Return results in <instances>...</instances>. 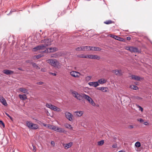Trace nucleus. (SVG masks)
Listing matches in <instances>:
<instances>
[{
  "mask_svg": "<svg viewBox=\"0 0 152 152\" xmlns=\"http://www.w3.org/2000/svg\"><path fill=\"white\" fill-rule=\"evenodd\" d=\"M35 68H36L37 69H39V66L37 64H36V67H35Z\"/></svg>",
  "mask_w": 152,
  "mask_h": 152,
  "instance_id": "58",
  "label": "nucleus"
},
{
  "mask_svg": "<svg viewBox=\"0 0 152 152\" xmlns=\"http://www.w3.org/2000/svg\"><path fill=\"white\" fill-rule=\"evenodd\" d=\"M113 23V21H112V20H107V21H106L104 22V23L106 24H111V23Z\"/></svg>",
  "mask_w": 152,
  "mask_h": 152,
  "instance_id": "28",
  "label": "nucleus"
},
{
  "mask_svg": "<svg viewBox=\"0 0 152 152\" xmlns=\"http://www.w3.org/2000/svg\"><path fill=\"white\" fill-rule=\"evenodd\" d=\"M89 103H91L93 106H94L95 105V103L92 99L91 100Z\"/></svg>",
  "mask_w": 152,
  "mask_h": 152,
  "instance_id": "39",
  "label": "nucleus"
},
{
  "mask_svg": "<svg viewBox=\"0 0 152 152\" xmlns=\"http://www.w3.org/2000/svg\"><path fill=\"white\" fill-rule=\"evenodd\" d=\"M26 63H31V62H31V60H27V61H26Z\"/></svg>",
  "mask_w": 152,
  "mask_h": 152,
  "instance_id": "57",
  "label": "nucleus"
},
{
  "mask_svg": "<svg viewBox=\"0 0 152 152\" xmlns=\"http://www.w3.org/2000/svg\"><path fill=\"white\" fill-rule=\"evenodd\" d=\"M136 105L137 107L139 108V110H140L141 111H142L143 110V109L142 107L136 104Z\"/></svg>",
  "mask_w": 152,
  "mask_h": 152,
  "instance_id": "36",
  "label": "nucleus"
},
{
  "mask_svg": "<svg viewBox=\"0 0 152 152\" xmlns=\"http://www.w3.org/2000/svg\"><path fill=\"white\" fill-rule=\"evenodd\" d=\"M42 124L45 126H47V125L46 124L44 123L43 124Z\"/></svg>",
  "mask_w": 152,
  "mask_h": 152,
  "instance_id": "63",
  "label": "nucleus"
},
{
  "mask_svg": "<svg viewBox=\"0 0 152 152\" xmlns=\"http://www.w3.org/2000/svg\"><path fill=\"white\" fill-rule=\"evenodd\" d=\"M91 58L92 59H96L98 60H99V59L100 58Z\"/></svg>",
  "mask_w": 152,
  "mask_h": 152,
  "instance_id": "54",
  "label": "nucleus"
},
{
  "mask_svg": "<svg viewBox=\"0 0 152 152\" xmlns=\"http://www.w3.org/2000/svg\"><path fill=\"white\" fill-rule=\"evenodd\" d=\"M112 147L113 148H116L117 147V145L116 144H115L114 145H113L112 146Z\"/></svg>",
  "mask_w": 152,
  "mask_h": 152,
  "instance_id": "48",
  "label": "nucleus"
},
{
  "mask_svg": "<svg viewBox=\"0 0 152 152\" xmlns=\"http://www.w3.org/2000/svg\"><path fill=\"white\" fill-rule=\"evenodd\" d=\"M101 50L100 48L96 47H91V50L93 51H99Z\"/></svg>",
  "mask_w": 152,
  "mask_h": 152,
  "instance_id": "16",
  "label": "nucleus"
},
{
  "mask_svg": "<svg viewBox=\"0 0 152 152\" xmlns=\"http://www.w3.org/2000/svg\"><path fill=\"white\" fill-rule=\"evenodd\" d=\"M135 145L136 147L139 148L141 146V144L140 142L137 141L135 143Z\"/></svg>",
  "mask_w": 152,
  "mask_h": 152,
  "instance_id": "27",
  "label": "nucleus"
},
{
  "mask_svg": "<svg viewBox=\"0 0 152 152\" xmlns=\"http://www.w3.org/2000/svg\"><path fill=\"white\" fill-rule=\"evenodd\" d=\"M104 141L103 140H101L99 141L98 142V145H102L104 144Z\"/></svg>",
  "mask_w": 152,
  "mask_h": 152,
  "instance_id": "30",
  "label": "nucleus"
},
{
  "mask_svg": "<svg viewBox=\"0 0 152 152\" xmlns=\"http://www.w3.org/2000/svg\"><path fill=\"white\" fill-rule=\"evenodd\" d=\"M19 98L21 99L25 100L27 98V96L26 94L23 95H19Z\"/></svg>",
  "mask_w": 152,
  "mask_h": 152,
  "instance_id": "18",
  "label": "nucleus"
},
{
  "mask_svg": "<svg viewBox=\"0 0 152 152\" xmlns=\"http://www.w3.org/2000/svg\"><path fill=\"white\" fill-rule=\"evenodd\" d=\"M144 124L145 125H148L149 124V123L147 122H144Z\"/></svg>",
  "mask_w": 152,
  "mask_h": 152,
  "instance_id": "52",
  "label": "nucleus"
},
{
  "mask_svg": "<svg viewBox=\"0 0 152 152\" xmlns=\"http://www.w3.org/2000/svg\"><path fill=\"white\" fill-rule=\"evenodd\" d=\"M130 87L131 88L135 90H137L138 89V87L137 86L135 85L131 86H130Z\"/></svg>",
  "mask_w": 152,
  "mask_h": 152,
  "instance_id": "29",
  "label": "nucleus"
},
{
  "mask_svg": "<svg viewBox=\"0 0 152 152\" xmlns=\"http://www.w3.org/2000/svg\"><path fill=\"white\" fill-rule=\"evenodd\" d=\"M44 43H45V46H49L51 45V42L52 41V39H45L43 41Z\"/></svg>",
  "mask_w": 152,
  "mask_h": 152,
  "instance_id": "7",
  "label": "nucleus"
},
{
  "mask_svg": "<svg viewBox=\"0 0 152 152\" xmlns=\"http://www.w3.org/2000/svg\"><path fill=\"white\" fill-rule=\"evenodd\" d=\"M97 89L99 90H101L102 91L104 92H105L107 91V90H106V88L104 87H97L96 88Z\"/></svg>",
  "mask_w": 152,
  "mask_h": 152,
  "instance_id": "19",
  "label": "nucleus"
},
{
  "mask_svg": "<svg viewBox=\"0 0 152 152\" xmlns=\"http://www.w3.org/2000/svg\"><path fill=\"white\" fill-rule=\"evenodd\" d=\"M47 61L48 63L54 66H56L57 64V61L55 59H49Z\"/></svg>",
  "mask_w": 152,
  "mask_h": 152,
  "instance_id": "6",
  "label": "nucleus"
},
{
  "mask_svg": "<svg viewBox=\"0 0 152 152\" xmlns=\"http://www.w3.org/2000/svg\"><path fill=\"white\" fill-rule=\"evenodd\" d=\"M51 74L53 76H56V74L55 73H51Z\"/></svg>",
  "mask_w": 152,
  "mask_h": 152,
  "instance_id": "62",
  "label": "nucleus"
},
{
  "mask_svg": "<svg viewBox=\"0 0 152 152\" xmlns=\"http://www.w3.org/2000/svg\"><path fill=\"white\" fill-rule=\"evenodd\" d=\"M85 94H80L78 93V95L76 98L79 100H81L83 101L84 99V96Z\"/></svg>",
  "mask_w": 152,
  "mask_h": 152,
  "instance_id": "8",
  "label": "nucleus"
},
{
  "mask_svg": "<svg viewBox=\"0 0 152 152\" xmlns=\"http://www.w3.org/2000/svg\"><path fill=\"white\" fill-rule=\"evenodd\" d=\"M88 57H98L96 55H90L88 56Z\"/></svg>",
  "mask_w": 152,
  "mask_h": 152,
  "instance_id": "46",
  "label": "nucleus"
},
{
  "mask_svg": "<svg viewBox=\"0 0 152 152\" xmlns=\"http://www.w3.org/2000/svg\"><path fill=\"white\" fill-rule=\"evenodd\" d=\"M58 50V48L55 47L50 48H47L46 50H45L43 52H44L45 53L53 52L57 50Z\"/></svg>",
  "mask_w": 152,
  "mask_h": 152,
  "instance_id": "4",
  "label": "nucleus"
},
{
  "mask_svg": "<svg viewBox=\"0 0 152 152\" xmlns=\"http://www.w3.org/2000/svg\"><path fill=\"white\" fill-rule=\"evenodd\" d=\"M82 48H81V47H78L77 48H76L75 49V50L76 51H80L82 50Z\"/></svg>",
  "mask_w": 152,
  "mask_h": 152,
  "instance_id": "37",
  "label": "nucleus"
},
{
  "mask_svg": "<svg viewBox=\"0 0 152 152\" xmlns=\"http://www.w3.org/2000/svg\"><path fill=\"white\" fill-rule=\"evenodd\" d=\"M31 64L34 67H36V64L35 63L31 62Z\"/></svg>",
  "mask_w": 152,
  "mask_h": 152,
  "instance_id": "49",
  "label": "nucleus"
},
{
  "mask_svg": "<svg viewBox=\"0 0 152 152\" xmlns=\"http://www.w3.org/2000/svg\"><path fill=\"white\" fill-rule=\"evenodd\" d=\"M58 54H57V56H66L65 55V53H64V52H60V53H58Z\"/></svg>",
  "mask_w": 152,
  "mask_h": 152,
  "instance_id": "24",
  "label": "nucleus"
},
{
  "mask_svg": "<svg viewBox=\"0 0 152 152\" xmlns=\"http://www.w3.org/2000/svg\"><path fill=\"white\" fill-rule=\"evenodd\" d=\"M75 113H76V115L78 117L82 116L83 114V112L81 111L79 112L77 111L75 112Z\"/></svg>",
  "mask_w": 152,
  "mask_h": 152,
  "instance_id": "23",
  "label": "nucleus"
},
{
  "mask_svg": "<svg viewBox=\"0 0 152 152\" xmlns=\"http://www.w3.org/2000/svg\"><path fill=\"white\" fill-rule=\"evenodd\" d=\"M5 114L7 116H8L11 120H12V118L7 113H5Z\"/></svg>",
  "mask_w": 152,
  "mask_h": 152,
  "instance_id": "42",
  "label": "nucleus"
},
{
  "mask_svg": "<svg viewBox=\"0 0 152 152\" xmlns=\"http://www.w3.org/2000/svg\"><path fill=\"white\" fill-rule=\"evenodd\" d=\"M116 36L115 35H113V34H111L110 36V37L112 38H113L114 39V38H115L116 37Z\"/></svg>",
  "mask_w": 152,
  "mask_h": 152,
  "instance_id": "51",
  "label": "nucleus"
},
{
  "mask_svg": "<svg viewBox=\"0 0 152 152\" xmlns=\"http://www.w3.org/2000/svg\"><path fill=\"white\" fill-rule=\"evenodd\" d=\"M114 39L117 40H118L120 41L125 42V39H124L121 38L119 37L116 36V37L114 38Z\"/></svg>",
  "mask_w": 152,
  "mask_h": 152,
  "instance_id": "20",
  "label": "nucleus"
},
{
  "mask_svg": "<svg viewBox=\"0 0 152 152\" xmlns=\"http://www.w3.org/2000/svg\"><path fill=\"white\" fill-rule=\"evenodd\" d=\"M77 74H78L79 75L80 74V73L78 72L77 71H73L71 72H70V75L72 76L75 77H79V75H78Z\"/></svg>",
  "mask_w": 152,
  "mask_h": 152,
  "instance_id": "10",
  "label": "nucleus"
},
{
  "mask_svg": "<svg viewBox=\"0 0 152 152\" xmlns=\"http://www.w3.org/2000/svg\"><path fill=\"white\" fill-rule=\"evenodd\" d=\"M72 145V142H70L67 144H64L63 145L65 149H68Z\"/></svg>",
  "mask_w": 152,
  "mask_h": 152,
  "instance_id": "13",
  "label": "nucleus"
},
{
  "mask_svg": "<svg viewBox=\"0 0 152 152\" xmlns=\"http://www.w3.org/2000/svg\"><path fill=\"white\" fill-rule=\"evenodd\" d=\"M51 129L56 131H58L57 129V128L56 127L54 126H52Z\"/></svg>",
  "mask_w": 152,
  "mask_h": 152,
  "instance_id": "33",
  "label": "nucleus"
},
{
  "mask_svg": "<svg viewBox=\"0 0 152 152\" xmlns=\"http://www.w3.org/2000/svg\"><path fill=\"white\" fill-rule=\"evenodd\" d=\"M57 130L58 131H57V132H63L64 131V130L63 129H62L61 128H57Z\"/></svg>",
  "mask_w": 152,
  "mask_h": 152,
  "instance_id": "32",
  "label": "nucleus"
},
{
  "mask_svg": "<svg viewBox=\"0 0 152 152\" xmlns=\"http://www.w3.org/2000/svg\"><path fill=\"white\" fill-rule=\"evenodd\" d=\"M52 126L51 125H50V124H48V127L49 128V129H51V128L52 127Z\"/></svg>",
  "mask_w": 152,
  "mask_h": 152,
  "instance_id": "47",
  "label": "nucleus"
},
{
  "mask_svg": "<svg viewBox=\"0 0 152 152\" xmlns=\"http://www.w3.org/2000/svg\"><path fill=\"white\" fill-rule=\"evenodd\" d=\"M18 69L21 71H23V69L21 67H19L18 68Z\"/></svg>",
  "mask_w": 152,
  "mask_h": 152,
  "instance_id": "60",
  "label": "nucleus"
},
{
  "mask_svg": "<svg viewBox=\"0 0 152 152\" xmlns=\"http://www.w3.org/2000/svg\"><path fill=\"white\" fill-rule=\"evenodd\" d=\"M126 49L129 50L132 53H139L140 52V51L137 48L134 47H126Z\"/></svg>",
  "mask_w": 152,
  "mask_h": 152,
  "instance_id": "2",
  "label": "nucleus"
},
{
  "mask_svg": "<svg viewBox=\"0 0 152 152\" xmlns=\"http://www.w3.org/2000/svg\"><path fill=\"white\" fill-rule=\"evenodd\" d=\"M136 98L137 99H142V98L139 96H137L136 97Z\"/></svg>",
  "mask_w": 152,
  "mask_h": 152,
  "instance_id": "53",
  "label": "nucleus"
},
{
  "mask_svg": "<svg viewBox=\"0 0 152 152\" xmlns=\"http://www.w3.org/2000/svg\"><path fill=\"white\" fill-rule=\"evenodd\" d=\"M98 83L100 84H103L105 83L106 82V80L104 79H101L98 80Z\"/></svg>",
  "mask_w": 152,
  "mask_h": 152,
  "instance_id": "17",
  "label": "nucleus"
},
{
  "mask_svg": "<svg viewBox=\"0 0 152 152\" xmlns=\"http://www.w3.org/2000/svg\"><path fill=\"white\" fill-rule=\"evenodd\" d=\"M42 56L40 55H35L34 56V57H42Z\"/></svg>",
  "mask_w": 152,
  "mask_h": 152,
  "instance_id": "56",
  "label": "nucleus"
},
{
  "mask_svg": "<svg viewBox=\"0 0 152 152\" xmlns=\"http://www.w3.org/2000/svg\"><path fill=\"white\" fill-rule=\"evenodd\" d=\"M84 99H87L89 102L91 100H92V99L88 96L86 94L85 95Z\"/></svg>",
  "mask_w": 152,
  "mask_h": 152,
  "instance_id": "22",
  "label": "nucleus"
},
{
  "mask_svg": "<svg viewBox=\"0 0 152 152\" xmlns=\"http://www.w3.org/2000/svg\"><path fill=\"white\" fill-rule=\"evenodd\" d=\"M46 106L47 107L49 108L50 109H52V107L53 106V105H52L50 104L47 103L46 104Z\"/></svg>",
  "mask_w": 152,
  "mask_h": 152,
  "instance_id": "26",
  "label": "nucleus"
},
{
  "mask_svg": "<svg viewBox=\"0 0 152 152\" xmlns=\"http://www.w3.org/2000/svg\"><path fill=\"white\" fill-rule=\"evenodd\" d=\"M131 77L132 79L138 81L140 80V77L139 76L132 75L131 76Z\"/></svg>",
  "mask_w": 152,
  "mask_h": 152,
  "instance_id": "14",
  "label": "nucleus"
},
{
  "mask_svg": "<svg viewBox=\"0 0 152 152\" xmlns=\"http://www.w3.org/2000/svg\"><path fill=\"white\" fill-rule=\"evenodd\" d=\"M94 82H89L88 84L90 86H93L94 85Z\"/></svg>",
  "mask_w": 152,
  "mask_h": 152,
  "instance_id": "41",
  "label": "nucleus"
},
{
  "mask_svg": "<svg viewBox=\"0 0 152 152\" xmlns=\"http://www.w3.org/2000/svg\"><path fill=\"white\" fill-rule=\"evenodd\" d=\"M0 102L4 106H6L7 104L5 99L2 96H0Z\"/></svg>",
  "mask_w": 152,
  "mask_h": 152,
  "instance_id": "9",
  "label": "nucleus"
},
{
  "mask_svg": "<svg viewBox=\"0 0 152 152\" xmlns=\"http://www.w3.org/2000/svg\"><path fill=\"white\" fill-rule=\"evenodd\" d=\"M43 83L42 82H38L37 83V84L38 85H42Z\"/></svg>",
  "mask_w": 152,
  "mask_h": 152,
  "instance_id": "45",
  "label": "nucleus"
},
{
  "mask_svg": "<svg viewBox=\"0 0 152 152\" xmlns=\"http://www.w3.org/2000/svg\"><path fill=\"white\" fill-rule=\"evenodd\" d=\"M81 48H82V49H81L82 50H83V51L86 50L85 46H82V47H81Z\"/></svg>",
  "mask_w": 152,
  "mask_h": 152,
  "instance_id": "50",
  "label": "nucleus"
},
{
  "mask_svg": "<svg viewBox=\"0 0 152 152\" xmlns=\"http://www.w3.org/2000/svg\"><path fill=\"white\" fill-rule=\"evenodd\" d=\"M91 47L89 46H85L86 50H91Z\"/></svg>",
  "mask_w": 152,
  "mask_h": 152,
  "instance_id": "34",
  "label": "nucleus"
},
{
  "mask_svg": "<svg viewBox=\"0 0 152 152\" xmlns=\"http://www.w3.org/2000/svg\"><path fill=\"white\" fill-rule=\"evenodd\" d=\"M65 115L66 118L69 121H72L73 120L72 117L73 115L71 113L66 112L65 113Z\"/></svg>",
  "mask_w": 152,
  "mask_h": 152,
  "instance_id": "5",
  "label": "nucleus"
},
{
  "mask_svg": "<svg viewBox=\"0 0 152 152\" xmlns=\"http://www.w3.org/2000/svg\"><path fill=\"white\" fill-rule=\"evenodd\" d=\"M19 91H20L23 92L24 93L26 94H28V90L26 89L25 88H20L19 89Z\"/></svg>",
  "mask_w": 152,
  "mask_h": 152,
  "instance_id": "15",
  "label": "nucleus"
},
{
  "mask_svg": "<svg viewBox=\"0 0 152 152\" xmlns=\"http://www.w3.org/2000/svg\"><path fill=\"white\" fill-rule=\"evenodd\" d=\"M131 39V37H126V39L128 40H130Z\"/></svg>",
  "mask_w": 152,
  "mask_h": 152,
  "instance_id": "55",
  "label": "nucleus"
},
{
  "mask_svg": "<svg viewBox=\"0 0 152 152\" xmlns=\"http://www.w3.org/2000/svg\"><path fill=\"white\" fill-rule=\"evenodd\" d=\"M45 47V46L43 44L40 45L34 48L33 49V50L34 51H36L39 50H43Z\"/></svg>",
  "mask_w": 152,
  "mask_h": 152,
  "instance_id": "3",
  "label": "nucleus"
},
{
  "mask_svg": "<svg viewBox=\"0 0 152 152\" xmlns=\"http://www.w3.org/2000/svg\"><path fill=\"white\" fill-rule=\"evenodd\" d=\"M138 121H139L140 123H142L144 122L143 119L141 118H140L138 120Z\"/></svg>",
  "mask_w": 152,
  "mask_h": 152,
  "instance_id": "43",
  "label": "nucleus"
},
{
  "mask_svg": "<svg viewBox=\"0 0 152 152\" xmlns=\"http://www.w3.org/2000/svg\"><path fill=\"white\" fill-rule=\"evenodd\" d=\"M0 124L2 125L4 127H5L4 124L2 121L0 120Z\"/></svg>",
  "mask_w": 152,
  "mask_h": 152,
  "instance_id": "38",
  "label": "nucleus"
},
{
  "mask_svg": "<svg viewBox=\"0 0 152 152\" xmlns=\"http://www.w3.org/2000/svg\"><path fill=\"white\" fill-rule=\"evenodd\" d=\"M66 128H68L69 127H70L71 128H72L70 124H67L65 125Z\"/></svg>",
  "mask_w": 152,
  "mask_h": 152,
  "instance_id": "40",
  "label": "nucleus"
},
{
  "mask_svg": "<svg viewBox=\"0 0 152 152\" xmlns=\"http://www.w3.org/2000/svg\"><path fill=\"white\" fill-rule=\"evenodd\" d=\"M72 94L74 97H75V98H76L77 96L78 95V93L76 91H72Z\"/></svg>",
  "mask_w": 152,
  "mask_h": 152,
  "instance_id": "25",
  "label": "nucleus"
},
{
  "mask_svg": "<svg viewBox=\"0 0 152 152\" xmlns=\"http://www.w3.org/2000/svg\"><path fill=\"white\" fill-rule=\"evenodd\" d=\"M51 145H52L53 146H54L55 145V143L53 141H52L51 142Z\"/></svg>",
  "mask_w": 152,
  "mask_h": 152,
  "instance_id": "44",
  "label": "nucleus"
},
{
  "mask_svg": "<svg viewBox=\"0 0 152 152\" xmlns=\"http://www.w3.org/2000/svg\"><path fill=\"white\" fill-rule=\"evenodd\" d=\"M112 72L114 73L116 75H117L121 76L122 75L121 70L116 69L113 70Z\"/></svg>",
  "mask_w": 152,
  "mask_h": 152,
  "instance_id": "12",
  "label": "nucleus"
},
{
  "mask_svg": "<svg viewBox=\"0 0 152 152\" xmlns=\"http://www.w3.org/2000/svg\"><path fill=\"white\" fill-rule=\"evenodd\" d=\"M35 68H36L37 69H39V66L37 64H36V67H35Z\"/></svg>",
  "mask_w": 152,
  "mask_h": 152,
  "instance_id": "59",
  "label": "nucleus"
},
{
  "mask_svg": "<svg viewBox=\"0 0 152 152\" xmlns=\"http://www.w3.org/2000/svg\"><path fill=\"white\" fill-rule=\"evenodd\" d=\"M52 107H52V110L54 111H58V112L61 111V109H60V108H59L58 107L56 106L53 105V106Z\"/></svg>",
  "mask_w": 152,
  "mask_h": 152,
  "instance_id": "21",
  "label": "nucleus"
},
{
  "mask_svg": "<svg viewBox=\"0 0 152 152\" xmlns=\"http://www.w3.org/2000/svg\"><path fill=\"white\" fill-rule=\"evenodd\" d=\"M129 128L131 129H132L133 128V126L132 125H130L129 126Z\"/></svg>",
  "mask_w": 152,
  "mask_h": 152,
  "instance_id": "61",
  "label": "nucleus"
},
{
  "mask_svg": "<svg viewBox=\"0 0 152 152\" xmlns=\"http://www.w3.org/2000/svg\"><path fill=\"white\" fill-rule=\"evenodd\" d=\"M93 84H94V85H93V86L94 87H96L99 86V84L98 83V81L94 82Z\"/></svg>",
  "mask_w": 152,
  "mask_h": 152,
  "instance_id": "31",
  "label": "nucleus"
},
{
  "mask_svg": "<svg viewBox=\"0 0 152 152\" xmlns=\"http://www.w3.org/2000/svg\"><path fill=\"white\" fill-rule=\"evenodd\" d=\"M91 76H87L86 78V81H88L91 79Z\"/></svg>",
  "mask_w": 152,
  "mask_h": 152,
  "instance_id": "35",
  "label": "nucleus"
},
{
  "mask_svg": "<svg viewBox=\"0 0 152 152\" xmlns=\"http://www.w3.org/2000/svg\"><path fill=\"white\" fill-rule=\"evenodd\" d=\"M118 152H124L122 151H118Z\"/></svg>",
  "mask_w": 152,
  "mask_h": 152,
  "instance_id": "64",
  "label": "nucleus"
},
{
  "mask_svg": "<svg viewBox=\"0 0 152 152\" xmlns=\"http://www.w3.org/2000/svg\"><path fill=\"white\" fill-rule=\"evenodd\" d=\"M26 124L27 126L29 129L33 130H36L39 128V126L37 124H34L30 121H27Z\"/></svg>",
  "mask_w": 152,
  "mask_h": 152,
  "instance_id": "1",
  "label": "nucleus"
},
{
  "mask_svg": "<svg viewBox=\"0 0 152 152\" xmlns=\"http://www.w3.org/2000/svg\"><path fill=\"white\" fill-rule=\"evenodd\" d=\"M3 72L8 75L12 74L14 73L13 71L8 69H5L3 70Z\"/></svg>",
  "mask_w": 152,
  "mask_h": 152,
  "instance_id": "11",
  "label": "nucleus"
}]
</instances>
